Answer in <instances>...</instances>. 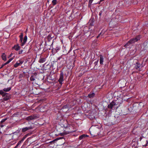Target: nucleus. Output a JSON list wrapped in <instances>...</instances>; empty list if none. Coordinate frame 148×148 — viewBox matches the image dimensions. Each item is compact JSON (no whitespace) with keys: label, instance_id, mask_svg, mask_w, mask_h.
Masks as SVG:
<instances>
[{"label":"nucleus","instance_id":"obj_23","mask_svg":"<svg viewBox=\"0 0 148 148\" xmlns=\"http://www.w3.org/2000/svg\"><path fill=\"white\" fill-rule=\"evenodd\" d=\"M57 0H53L52 1V3L53 5H56L57 3Z\"/></svg>","mask_w":148,"mask_h":148},{"label":"nucleus","instance_id":"obj_37","mask_svg":"<svg viewBox=\"0 0 148 148\" xmlns=\"http://www.w3.org/2000/svg\"><path fill=\"white\" fill-rule=\"evenodd\" d=\"M101 34V33H100L98 36L97 37V38H98L100 36V35Z\"/></svg>","mask_w":148,"mask_h":148},{"label":"nucleus","instance_id":"obj_12","mask_svg":"<svg viewBox=\"0 0 148 148\" xmlns=\"http://www.w3.org/2000/svg\"><path fill=\"white\" fill-rule=\"evenodd\" d=\"M88 136L86 134H83L79 136V140H82V139H84V138L87 137H88Z\"/></svg>","mask_w":148,"mask_h":148},{"label":"nucleus","instance_id":"obj_3","mask_svg":"<svg viewBox=\"0 0 148 148\" xmlns=\"http://www.w3.org/2000/svg\"><path fill=\"white\" fill-rule=\"evenodd\" d=\"M140 39V37L139 36H138L134 38H133L130 40L125 45L126 46L128 45L129 44H132L136 42L137 41Z\"/></svg>","mask_w":148,"mask_h":148},{"label":"nucleus","instance_id":"obj_25","mask_svg":"<svg viewBox=\"0 0 148 148\" xmlns=\"http://www.w3.org/2000/svg\"><path fill=\"white\" fill-rule=\"evenodd\" d=\"M93 0H89V1L88 6H90L91 5L92 1Z\"/></svg>","mask_w":148,"mask_h":148},{"label":"nucleus","instance_id":"obj_1","mask_svg":"<svg viewBox=\"0 0 148 148\" xmlns=\"http://www.w3.org/2000/svg\"><path fill=\"white\" fill-rule=\"evenodd\" d=\"M101 128L97 126H92L90 129L91 134L93 136H97L100 134Z\"/></svg>","mask_w":148,"mask_h":148},{"label":"nucleus","instance_id":"obj_26","mask_svg":"<svg viewBox=\"0 0 148 148\" xmlns=\"http://www.w3.org/2000/svg\"><path fill=\"white\" fill-rule=\"evenodd\" d=\"M7 119V118H5V119H3L1 121V123H3Z\"/></svg>","mask_w":148,"mask_h":148},{"label":"nucleus","instance_id":"obj_15","mask_svg":"<svg viewBox=\"0 0 148 148\" xmlns=\"http://www.w3.org/2000/svg\"><path fill=\"white\" fill-rule=\"evenodd\" d=\"M1 57H2V59H3V60L4 61L6 60V55H5V53H2V56H1Z\"/></svg>","mask_w":148,"mask_h":148},{"label":"nucleus","instance_id":"obj_19","mask_svg":"<svg viewBox=\"0 0 148 148\" xmlns=\"http://www.w3.org/2000/svg\"><path fill=\"white\" fill-rule=\"evenodd\" d=\"M36 78V77L34 76V75H32L31 76L30 79L31 81H34Z\"/></svg>","mask_w":148,"mask_h":148},{"label":"nucleus","instance_id":"obj_28","mask_svg":"<svg viewBox=\"0 0 148 148\" xmlns=\"http://www.w3.org/2000/svg\"><path fill=\"white\" fill-rule=\"evenodd\" d=\"M6 65L5 63L2 64L1 66V67L0 68V69H1V68H2L3 67V66H4L5 65Z\"/></svg>","mask_w":148,"mask_h":148},{"label":"nucleus","instance_id":"obj_30","mask_svg":"<svg viewBox=\"0 0 148 148\" xmlns=\"http://www.w3.org/2000/svg\"><path fill=\"white\" fill-rule=\"evenodd\" d=\"M23 51V50H21L20 51L18 52V54H21L22 53Z\"/></svg>","mask_w":148,"mask_h":148},{"label":"nucleus","instance_id":"obj_32","mask_svg":"<svg viewBox=\"0 0 148 148\" xmlns=\"http://www.w3.org/2000/svg\"><path fill=\"white\" fill-rule=\"evenodd\" d=\"M33 74L34 75V76H35V77H36V76L37 75V73H36L35 72V73H34Z\"/></svg>","mask_w":148,"mask_h":148},{"label":"nucleus","instance_id":"obj_24","mask_svg":"<svg viewBox=\"0 0 148 148\" xmlns=\"http://www.w3.org/2000/svg\"><path fill=\"white\" fill-rule=\"evenodd\" d=\"M19 37L20 38V41L21 42H22L23 40V34L22 33H21V34L19 36Z\"/></svg>","mask_w":148,"mask_h":148},{"label":"nucleus","instance_id":"obj_4","mask_svg":"<svg viewBox=\"0 0 148 148\" xmlns=\"http://www.w3.org/2000/svg\"><path fill=\"white\" fill-rule=\"evenodd\" d=\"M20 132V130H17L15 132L12 133L13 136L12 139L18 138L20 136L19 134Z\"/></svg>","mask_w":148,"mask_h":148},{"label":"nucleus","instance_id":"obj_14","mask_svg":"<svg viewBox=\"0 0 148 148\" xmlns=\"http://www.w3.org/2000/svg\"><path fill=\"white\" fill-rule=\"evenodd\" d=\"M12 48L15 49L16 51H18L20 49V47L18 45H17L16 46H14Z\"/></svg>","mask_w":148,"mask_h":148},{"label":"nucleus","instance_id":"obj_18","mask_svg":"<svg viewBox=\"0 0 148 148\" xmlns=\"http://www.w3.org/2000/svg\"><path fill=\"white\" fill-rule=\"evenodd\" d=\"M4 97L3 98V99L4 100L7 101L8 100H9L10 98V97L9 96H4Z\"/></svg>","mask_w":148,"mask_h":148},{"label":"nucleus","instance_id":"obj_6","mask_svg":"<svg viewBox=\"0 0 148 148\" xmlns=\"http://www.w3.org/2000/svg\"><path fill=\"white\" fill-rule=\"evenodd\" d=\"M36 116L34 115H33L27 117L26 118V119L27 121H29L32 120L36 119Z\"/></svg>","mask_w":148,"mask_h":148},{"label":"nucleus","instance_id":"obj_41","mask_svg":"<svg viewBox=\"0 0 148 148\" xmlns=\"http://www.w3.org/2000/svg\"><path fill=\"white\" fill-rule=\"evenodd\" d=\"M12 54H12V53H11L10 54V57L11 56H12Z\"/></svg>","mask_w":148,"mask_h":148},{"label":"nucleus","instance_id":"obj_22","mask_svg":"<svg viewBox=\"0 0 148 148\" xmlns=\"http://www.w3.org/2000/svg\"><path fill=\"white\" fill-rule=\"evenodd\" d=\"M73 128V127L72 126H70V130L68 132L69 133H71L74 132V130H72Z\"/></svg>","mask_w":148,"mask_h":148},{"label":"nucleus","instance_id":"obj_38","mask_svg":"<svg viewBox=\"0 0 148 148\" xmlns=\"http://www.w3.org/2000/svg\"><path fill=\"white\" fill-rule=\"evenodd\" d=\"M13 58H11L9 59V60L11 62Z\"/></svg>","mask_w":148,"mask_h":148},{"label":"nucleus","instance_id":"obj_13","mask_svg":"<svg viewBox=\"0 0 148 148\" xmlns=\"http://www.w3.org/2000/svg\"><path fill=\"white\" fill-rule=\"evenodd\" d=\"M46 60V59L45 58H40L38 61L40 63H42L44 62Z\"/></svg>","mask_w":148,"mask_h":148},{"label":"nucleus","instance_id":"obj_35","mask_svg":"<svg viewBox=\"0 0 148 148\" xmlns=\"http://www.w3.org/2000/svg\"><path fill=\"white\" fill-rule=\"evenodd\" d=\"M47 64V63H45V64L43 65V66L44 67L45 66V65H46V66H47V65H49V64Z\"/></svg>","mask_w":148,"mask_h":148},{"label":"nucleus","instance_id":"obj_44","mask_svg":"<svg viewBox=\"0 0 148 148\" xmlns=\"http://www.w3.org/2000/svg\"><path fill=\"white\" fill-rule=\"evenodd\" d=\"M59 139V138H57L55 140H58Z\"/></svg>","mask_w":148,"mask_h":148},{"label":"nucleus","instance_id":"obj_34","mask_svg":"<svg viewBox=\"0 0 148 148\" xmlns=\"http://www.w3.org/2000/svg\"><path fill=\"white\" fill-rule=\"evenodd\" d=\"M10 60H9L7 62L5 63L6 64H7L10 63Z\"/></svg>","mask_w":148,"mask_h":148},{"label":"nucleus","instance_id":"obj_40","mask_svg":"<svg viewBox=\"0 0 148 148\" xmlns=\"http://www.w3.org/2000/svg\"><path fill=\"white\" fill-rule=\"evenodd\" d=\"M18 146L16 145L14 148H17Z\"/></svg>","mask_w":148,"mask_h":148},{"label":"nucleus","instance_id":"obj_27","mask_svg":"<svg viewBox=\"0 0 148 148\" xmlns=\"http://www.w3.org/2000/svg\"><path fill=\"white\" fill-rule=\"evenodd\" d=\"M26 136H24L23 138H22V139L21 140L23 142V141L25 140V138H26Z\"/></svg>","mask_w":148,"mask_h":148},{"label":"nucleus","instance_id":"obj_39","mask_svg":"<svg viewBox=\"0 0 148 148\" xmlns=\"http://www.w3.org/2000/svg\"><path fill=\"white\" fill-rule=\"evenodd\" d=\"M4 125H0V127H3V126H4Z\"/></svg>","mask_w":148,"mask_h":148},{"label":"nucleus","instance_id":"obj_21","mask_svg":"<svg viewBox=\"0 0 148 148\" xmlns=\"http://www.w3.org/2000/svg\"><path fill=\"white\" fill-rule=\"evenodd\" d=\"M95 95V94L94 93H92L91 94H90L88 95V97L89 98L93 97Z\"/></svg>","mask_w":148,"mask_h":148},{"label":"nucleus","instance_id":"obj_11","mask_svg":"<svg viewBox=\"0 0 148 148\" xmlns=\"http://www.w3.org/2000/svg\"><path fill=\"white\" fill-rule=\"evenodd\" d=\"M136 65L135 68L136 69L139 70L140 67L141 66V64L138 62L136 63Z\"/></svg>","mask_w":148,"mask_h":148},{"label":"nucleus","instance_id":"obj_31","mask_svg":"<svg viewBox=\"0 0 148 148\" xmlns=\"http://www.w3.org/2000/svg\"><path fill=\"white\" fill-rule=\"evenodd\" d=\"M98 62V60H97L96 62H95L94 64H95V65H97Z\"/></svg>","mask_w":148,"mask_h":148},{"label":"nucleus","instance_id":"obj_42","mask_svg":"<svg viewBox=\"0 0 148 148\" xmlns=\"http://www.w3.org/2000/svg\"><path fill=\"white\" fill-rule=\"evenodd\" d=\"M101 12H100V13H99V15L100 16H101Z\"/></svg>","mask_w":148,"mask_h":148},{"label":"nucleus","instance_id":"obj_29","mask_svg":"<svg viewBox=\"0 0 148 148\" xmlns=\"http://www.w3.org/2000/svg\"><path fill=\"white\" fill-rule=\"evenodd\" d=\"M22 142L21 140L19 141L17 144V145L18 146Z\"/></svg>","mask_w":148,"mask_h":148},{"label":"nucleus","instance_id":"obj_16","mask_svg":"<svg viewBox=\"0 0 148 148\" xmlns=\"http://www.w3.org/2000/svg\"><path fill=\"white\" fill-rule=\"evenodd\" d=\"M53 38V36H52V35L49 34L47 37V38L49 41H50L52 38Z\"/></svg>","mask_w":148,"mask_h":148},{"label":"nucleus","instance_id":"obj_7","mask_svg":"<svg viewBox=\"0 0 148 148\" xmlns=\"http://www.w3.org/2000/svg\"><path fill=\"white\" fill-rule=\"evenodd\" d=\"M32 128L31 127H24L22 129V132H25L28 130L32 129Z\"/></svg>","mask_w":148,"mask_h":148},{"label":"nucleus","instance_id":"obj_9","mask_svg":"<svg viewBox=\"0 0 148 148\" xmlns=\"http://www.w3.org/2000/svg\"><path fill=\"white\" fill-rule=\"evenodd\" d=\"M27 40V37L26 36H24L23 40V42H22V41L21 42V46H23L24 44H25V43L26 42Z\"/></svg>","mask_w":148,"mask_h":148},{"label":"nucleus","instance_id":"obj_33","mask_svg":"<svg viewBox=\"0 0 148 148\" xmlns=\"http://www.w3.org/2000/svg\"><path fill=\"white\" fill-rule=\"evenodd\" d=\"M10 60H9L7 62L5 63L6 64H7L10 63Z\"/></svg>","mask_w":148,"mask_h":148},{"label":"nucleus","instance_id":"obj_43","mask_svg":"<svg viewBox=\"0 0 148 148\" xmlns=\"http://www.w3.org/2000/svg\"><path fill=\"white\" fill-rule=\"evenodd\" d=\"M104 0H100V2H102V1H103Z\"/></svg>","mask_w":148,"mask_h":148},{"label":"nucleus","instance_id":"obj_5","mask_svg":"<svg viewBox=\"0 0 148 148\" xmlns=\"http://www.w3.org/2000/svg\"><path fill=\"white\" fill-rule=\"evenodd\" d=\"M63 81V74L62 72L60 73V78L58 80L60 84L62 85V82Z\"/></svg>","mask_w":148,"mask_h":148},{"label":"nucleus","instance_id":"obj_36","mask_svg":"<svg viewBox=\"0 0 148 148\" xmlns=\"http://www.w3.org/2000/svg\"><path fill=\"white\" fill-rule=\"evenodd\" d=\"M55 49L56 50H59L60 49L58 47H57Z\"/></svg>","mask_w":148,"mask_h":148},{"label":"nucleus","instance_id":"obj_2","mask_svg":"<svg viewBox=\"0 0 148 148\" xmlns=\"http://www.w3.org/2000/svg\"><path fill=\"white\" fill-rule=\"evenodd\" d=\"M121 103V99H117L116 100L113 101L108 106V107L110 109H112L114 108H117L118 107L120 106V105Z\"/></svg>","mask_w":148,"mask_h":148},{"label":"nucleus","instance_id":"obj_20","mask_svg":"<svg viewBox=\"0 0 148 148\" xmlns=\"http://www.w3.org/2000/svg\"><path fill=\"white\" fill-rule=\"evenodd\" d=\"M11 89V87H8L7 88H5L3 89V90L5 92H8Z\"/></svg>","mask_w":148,"mask_h":148},{"label":"nucleus","instance_id":"obj_17","mask_svg":"<svg viewBox=\"0 0 148 148\" xmlns=\"http://www.w3.org/2000/svg\"><path fill=\"white\" fill-rule=\"evenodd\" d=\"M6 94V93L4 92L2 90H0V95H2L3 96H5Z\"/></svg>","mask_w":148,"mask_h":148},{"label":"nucleus","instance_id":"obj_8","mask_svg":"<svg viewBox=\"0 0 148 148\" xmlns=\"http://www.w3.org/2000/svg\"><path fill=\"white\" fill-rule=\"evenodd\" d=\"M99 58H100V59H99L100 63L101 64H103V59H104L103 58V57L101 55H99Z\"/></svg>","mask_w":148,"mask_h":148},{"label":"nucleus","instance_id":"obj_10","mask_svg":"<svg viewBox=\"0 0 148 148\" xmlns=\"http://www.w3.org/2000/svg\"><path fill=\"white\" fill-rule=\"evenodd\" d=\"M19 62H16V63L14 65V67L15 68L17 67L20 64H22L23 63V62L21 61L20 60L19 61Z\"/></svg>","mask_w":148,"mask_h":148}]
</instances>
